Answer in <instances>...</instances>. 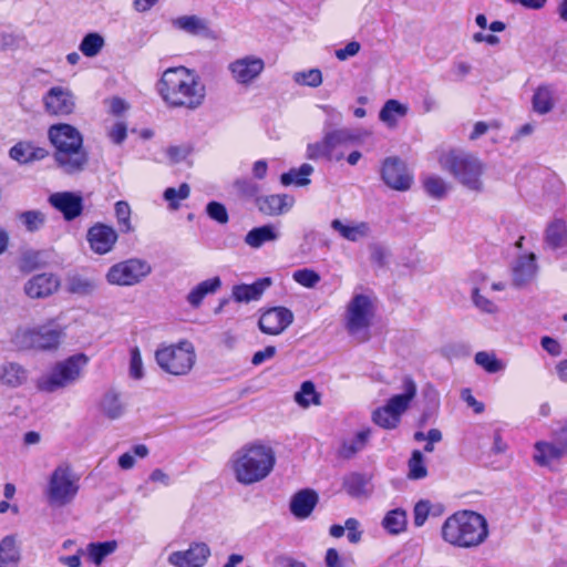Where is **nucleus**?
I'll return each mask as SVG.
<instances>
[{
    "mask_svg": "<svg viewBox=\"0 0 567 567\" xmlns=\"http://www.w3.org/2000/svg\"><path fill=\"white\" fill-rule=\"evenodd\" d=\"M425 193L434 199H443L450 192L451 185L441 176L429 174L422 178Z\"/></svg>",
    "mask_w": 567,
    "mask_h": 567,
    "instance_id": "37",
    "label": "nucleus"
},
{
    "mask_svg": "<svg viewBox=\"0 0 567 567\" xmlns=\"http://www.w3.org/2000/svg\"><path fill=\"white\" fill-rule=\"evenodd\" d=\"M372 421L382 429L393 430L399 425L401 417L384 404L373 411Z\"/></svg>",
    "mask_w": 567,
    "mask_h": 567,
    "instance_id": "46",
    "label": "nucleus"
},
{
    "mask_svg": "<svg viewBox=\"0 0 567 567\" xmlns=\"http://www.w3.org/2000/svg\"><path fill=\"white\" fill-rule=\"evenodd\" d=\"M275 464L276 455L270 446L246 444L231 454L227 466L236 482L248 486L264 481Z\"/></svg>",
    "mask_w": 567,
    "mask_h": 567,
    "instance_id": "4",
    "label": "nucleus"
},
{
    "mask_svg": "<svg viewBox=\"0 0 567 567\" xmlns=\"http://www.w3.org/2000/svg\"><path fill=\"white\" fill-rule=\"evenodd\" d=\"M409 112V106L399 102L398 100H388L379 113V118L389 128H394L398 125L399 118L404 117Z\"/></svg>",
    "mask_w": 567,
    "mask_h": 567,
    "instance_id": "34",
    "label": "nucleus"
},
{
    "mask_svg": "<svg viewBox=\"0 0 567 567\" xmlns=\"http://www.w3.org/2000/svg\"><path fill=\"white\" fill-rule=\"evenodd\" d=\"M406 513L405 511L401 509V508H395V509H392V511H389L383 520H382V526L383 528L392 534V535H398L400 533H402L403 530H405V527H406Z\"/></svg>",
    "mask_w": 567,
    "mask_h": 567,
    "instance_id": "42",
    "label": "nucleus"
},
{
    "mask_svg": "<svg viewBox=\"0 0 567 567\" xmlns=\"http://www.w3.org/2000/svg\"><path fill=\"white\" fill-rule=\"evenodd\" d=\"M342 487L353 498H368L372 494L370 478L360 473H350L342 481Z\"/></svg>",
    "mask_w": 567,
    "mask_h": 567,
    "instance_id": "31",
    "label": "nucleus"
},
{
    "mask_svg": "<svg viewBox=\"0 0 567 567\" xmlns=\"http://www.w3.org/2000/svg\"><path fill=\"white\" fill-rule=\"evenodd\" d=\"M133 453H124L118 457V466L122 470H131L135 465V456L144 458L148 455V447L144 444H137L133 447Z\"/></svg>",
    "mask_w": 567,
    "mask_h": 567,
    "instance_id": "56",
    "label": "nucleus"
},
{
    "mask_svg": "<svg viewBox=\"0 0 567 567\" xmlns=\"http://www.w3.org/2000/svg\"><path fill=\"white\" fill-rule=\"evenodd\" d=\"M544 240L550 249L559 250L567 248V221L561 218H555L546 229Z\"/></svg>",
    "mask_w": 567,
    "mask_h": 567,
    "instance_id": "30",
    "label": "nucleus"
},
{
    "mask_svg": "<svg viewBox=\"0 0 567 567\" xmlns=\"http://www.w3.org/2000/svg\"><path fill=\"white\" fill-rule=\"evenodd\" d=\"M130 357V377L134 380H141L144 377V368L140 349L137 347L132 348Z\"/></svg>",
    "mask_w": 567,
    "mask_h": 567,
    "instance_id": "59",
    "label": "nucleus"
},
{
    "mask_svg": "<svg viewBox=\"0 0 567 567\" xmlns=\"http://www.w3.org/2000/svg\"><path fill=\"white\" fill-rule=\"evenodd\" d=\"M381 178L384 184L395 190H408L413 182V176L408 171L405 163L396 157L390 156L382 162Z\"/></svg>",
    "mask_w": 567,
    "mask_h": 567,
    "instance_id": "13",
    "label": "nucleus"
},
{
    "mask_svg": "<svg viewBox=\"0 0 567 567\" xmlns=\"http://www.w3.org/2000/svg\"><path fill=\"white\" fill-rule=\"evenodd\" d=\"M87 363L89 357L84 353H76L58 361L37 380L35 386L45 393H54L72 386L82 379Z\"/></svg>",
    "mask_w": 567,
    "mask_h": 567,
    "instance_id": "6",
    "label": "nucleus"
},
{
    "mask_svg": "<svg viewBox=\"0 0 567 567\" xmlns=\"http://www.w3.org/2000/svg\"><path fill=\"white\" fill-rule=\"evenodd\" d=\"M280 237L279 225L269 223L250 229L246 234L244 243L252 249H259L266 244L278 241Z\"/></svg>",
    "mask_w": 567,
    "mask_h": 567,
    "instance_id": "22",
    "label": "nucleus"
},
{
    "mask_svg": "<svg viewBox=\"0 0 567 567\" xmlns=\"http://www.w3.org/2000/svg\"><path fill=\"white\" fill-rule=\"evenodd\" d=\"M296 403L308 409L311 404L320 405V394L316 391V386L311 381H305L301 383L300 390L293 395Z\"/></svg>",
    "mask_w": 567,
    "mask_h": 567,
    "instance_id": "43",
    "label": "nucleus"
},
{
    "mask_svg": "<svg viewBox=\"0 0 567 567\" xmlns=\"http://www.w3.org/2000/svg\"><path fill=\"white\" fill-rule=\"evenodd\" d=\"M359 525L355 518L351 517L346 520V529L348 530L347 537L352 544H357L361 539L362 532L359 530Z\"/></svg>",
    "mask_w": 567,
    "mask_h": 567,
    "instance_id": "62",
    "label": "nucleus"
},
{
    "mask_svg": "<svg viewBox=\"0 0 567 567\" xmlns=\"http://www.w3.org/2000/svg\"><path fill=\"white\" fill-rule=\"evenodd\" d=\"M293 81L299 85L318 87L322 83V73L319 69L296 72L293 74Z\"/></svg>",
    "mask_w": 567,
    "mask_h": 567,
    "instance_id": "54",
    "label": "nucleus"
},
{
    "mask_svg": "<svg viewBox=\"0 0 567 567\" xmlns=\"http://www.w3.org/2000/svg\"><path fill=\"white\" fill-rule=\"evenodd\" d=\"M86 238L95 254L105 255L113 249L118 235L112 226L95 224L89 229Z\"/></svg>",
    "mask_w": 567,
    "mask_h": 567,
    "instance_id": "18",
    "label": "nucleus"
},
{
    "mask_svg": "<svg viewBox=\"0 0 567 567\" xmlns=\"http://www.w3.org/2000/svg\"><path fill=\"white\" fill-rule=\"evenodd\" d=\"M152 271L151 265L140 258H130L110 267L106 281L114 286H134L141 282Z\"/></svg>",
    "mask_w": 567,
    "mask_h": 567,
    "instance_id": "11",
    "label": "nucleus"
},
{
    "mask_svg": "<svg viewBox=\"0 0 567 567\" xmlns=\"http://www.w3.org/2000/svg\"><path fill=\"white\" fill-rule=\"evenodd\" d=\"M101 408L103 413L112 420L121 417L125 410L124 404L121 401L120 393L113 390L107 391L104 394Z\"/></svg>",
    "mask_w": 567,
    "mask_h": 567,
    "instance_id": "41",
    "label": "nucleus"
},
{
    "mask_svg": "<svg viewBox=\"0 0 567 567\" xmlns=\"http://www.w3.org/2000/svg\"><path fill=\"white\" fill-rule=\"evenodd\" d=\"M21 543L17 535H7L0 540V567H19Z\"/></svg>",
    "mask_w": 567,
    "mask_h": 567,
    "instance_id": "26",
    "label": "nucleus"
},
{
    "mask_svg": "<svg viewBox=\"0 0 567 567\" xmlns=\"http://www.w3.org/2000/svg\"><path fill=\"white\" fill-rule=\"evenodd\" d=\"M265 69V62L256 55H245L229 63L228 70L235 82L248 85L259 78Z\"/></svg>",
    "mask_w": 567,
    "mask_h": 567,
    "instance_id": "14",
    "label": "nucleus"
},
{
    "mask_svg": "<svg viewBox=\"0 0 567 567\" xmlns=\"http://www.w3.org/2000/svg\"><path fill=\"white\" fill-rule=\"evenodd\" d=\"M104 45V38L97 32H91L82 39L79 49L85 56L94 58L102 51Z\"/></svg>",
    "mask_w": 567,
    "mask_h": 567,
    "instance_id": "47",
    "label": "nucleus"
},
{
    "mask_svg": "<svg viewBox=\"0 0 567 567\" xmlns=\"http://www.w3.org/2000/svg\"><path fill=\"white\" fill-rule=\"evenodd\" d=\"M313 173V167L310 164H302L299 168H292L280 176V182L284 186L295 184L297 186H306L310 183L309 176Z\"/></svg>",
    "mask_w": 567,
    "mask_h": 567,
    "instance_id": "39",
    "label": "nucleus"
},
{
    "mask_svg": "<svg viewBox=\"0 0 567 567\" xmlns=\"http://www.w3.org/2000/svg\"><path fill=\"white\" fill-rule=\"evenodd\" d=\"M62 330L52 326L21 328L14 334V343L22 349L53 350L61 342Z\"/></svg>",
    "mask_w": 567,
    "mask_h": 567,
    "instance_id": "10",
    "label": "nucleus"
},
{
    "mask_svg": "<svg viewBox=\"0 0 567 567\" xmlns=\"http://www.w3.org/2000/svg\"><path fill=\"white\" fill-rule=\"evenodd\" d=\"M324 137L331 150V153H333L337 147L347 145L357 138V136L348 128H340L329 132L324 135Z\"/></svg>",
    "mask_w": 567,
    "mask_h": 567,
    "instance_id": "53",
    "label": "nucleus"
},
{
    "mask_svg": "<svg viewBox=\"0 0 567 567\" xmlns=\"http://www.w3.org/2000/svg\"><path fill=\"white\" fill-rule=\"evenodd\" d=\"M116 548L117 543L115 540L91 543L87 545L86 554L91 561L99 566L102 564L104 558L113 554Z\"/></svg>",
    "mask_w": 567,
    "mask_h": 567,
    "instance_id": "44",
    "label": "nucleus"
},
{
    "mask_svg": "<svg viewBox=\"0 0 567 567\" xmlns=\"http://www.w3.org/2000/svg\"><path fill=\"white\" fill-rule=\"evenodd\" d=\"M107 135L110 140L115 144H122L126 136H127V126L123 122H116L114 123L109 132Z\"/></svg>",
    "mask_w": 567,
    "mask_h": 567,
    "instance_id": "61",
    "label": "nucleus"
},
{
    "mask_svg": "<svg viewBox=\"0 0 567 567\" xmlns=\"http://www.w3.org/2000/svg\"><path fill=\"white\" fill-rule=\"evenodd\" d=\"M190 194V187L188 184L183 183L178 186V188L168 187L164 190L163 197L166 202H168L171 209H178L179 200H184L188 198Z\"/></svg>",
    "mask_w": 567,
    "mask_h": 567,
    "instance_id": "52",
    "label": "nucleus"
},
{
    "mask_svg": "<svg viewBox=\"0 0 567 567\" xmlns=\"http://www.w3.org/2000/svg\"><path fill=\"white\" fill-rule=\"evenodd\" d=\"M436 159L441 169L449 173L467 190L475 193L484 190L483 176L486 165L477 155L463 150L450 148L437 151Z\"/></svg>",
    "mask_w": 567,
    "mask_h": 567,
    "instance_id": "5",
    "label": "nucleus"
},
{
    "mask_svg": "<svg viewBox=\"0 0 567 567\" xmlns=\"http://www.w3.org/2000/svg\"><path fill=\"white\" fill-rule=\"evenodd\" d=\"M28 380V371L19 363L0 364V383L9 388H18Z\"/></svg>",
    "mask_w": 567,
    "mask_h": 567,
    "instance_id": "33",
    "label": "nucleus"
},
{
    "mask_svg": "<svg viewBox=\"0 0 567 567\" xmlns=\"http://www.w3.org/2000/svg\"><path fill=\"white\" fill-rule=\"evenodd\" d=\"M307 157L309 159H318L321 157L332 158L331 150L324 136L321 141L308 145Z\"/></svg>",
    "mask_w": 567,
    "mask_h": 567,
    "instance_id": "58",
    "label": "nucleus"
},
{
    "mask_svg": "<svg viewBox=\"0 0 567 567\" xmlns=\"http://www.w3.org/2000/svg\"><path fill=\"white\" fill-rule=\"evenodd\" d=\"M318 503V495L312 489L296 493L290 502V511L298 518L308 517Z\"/></svg>",
    "mask_w": 567,
    "mask_h": 567,
    "instance_id": "32",
    "label": "nucleus"
},
{
    "mask_svg": "<svg viewBox=\"0 0 567 567\" xmlns=\"http://www.w3.org/2000/svg\"><path fill=\"white\" fill-rule=\"evenodd\" d=\"M331 229L337 233L342 239L350 243H359L370 237L371 227L367 221H355L348 219H332L330 223Z\"/></svg>",
    "mask_w": 567,
    "mask_h": 567,
    "instance_id": "19",
    "label": "nucleus"
},
{
    "mask_svg": "<svg viewBox=\"0 0 567 567\" xmlns=\"http://www.w3.org/2000/svg\"><path fill=\"white\" fill-rule=\"evenodd\" d=\"M157 364L167 373L174 375L187 374L195 363V350L189 341H181L159 348L155 352Z\"/></svg>",
    "mask_w": 567,
    "mask_h": 567,
    "instance_id": "9",
    "label": "nucleus"
},
{
    "mask_svg": "<svg viewBox=\"0 0 567 567\" xmlns=\"http://www.w3.org/2000/svg\"><path fill=\"white\" fill-rule=\"evenodd\" d=\"M114 213L121 233L128 234L134 231L135 228L131 221L132 209L127 202H116L114 205Z\"/></svg>",
    "mask_w": 567,
    "mask_h": 567,
    "instance_id": "48",
    "label": "nucleus"
},
{
    "mask_svg": "<svg viewBox=\"0 0 567 567\" xmlns=\"http://www.w3.org/2000/svg\"><path fill=\"white\" fill-rule=\"evenodd\" d=\"M374 303L370 295L354 293L346 307L344 327L358 342L370 338V327L374 318Z\"/></svg>",
    "mask_w": 567,
    "mask_h": 567,
    "instance_id": "7",
    "label": "nucleus"
},
{
    "mask_svg": "<svg viewBox=\"0 0 567 567\" xmlns=\"http://www.w3.org/2000/svg\"><path fill=\"white\" fill-rule=\"evenodd\" d=\"M487 519L474 511H458L450 515L441 527V538L460 549H475L488 538Z\"/></svg>",
    "mask_w": 567,
    "mask_h": 567,
    "instance_id": "2",
    "label": "nucleus"
},
{
    "mask_svg": "<svg viewBox=\"0 0 567 567\" xmlns=\"http://www.w3.org/2000/svg\"><path fill=\"white\" fill-rule=\"evenodd\" d=\"M324 560L327 567H348L346 560L340 557L339 553L334 548H329L327 550Z\"/></svg>",
    "mask_w": 567,
    "mask_h": 567,
    "instance_id": "64",
    "label": "nucleus"
},
{
    "mask_svg": "<svg viewBox=\"0 0 567 567\" xmlns=\"http://www.w3.org/2000/svg\"><path fill=\"white\" fill-rule=\"evenodd\" d=\"M566 455L567 451L565 447L554 441H538L535 443L534 461L540 466H548Z\"/></svg>",
    "mask_w": 567,
    "mask_h": 567,
    "instance_id": "29",
    "label": "nucleus"
},
{
    "mask_svg": "<svg viewBox=\"0 0 567 567\" xmlns=\"http://www.w3.org/2000/svg\"><path fill=\"white\" fill-rule=\"evenodd\" d=\"M80 477L68 463L58 465L50 475L47 497L52 506L62 507L73 502L80 489Z\"/></svg>",
    "mask_w": 567,
    "mask_h": 567,
    "instance_id": "8",
    "label": "nucleus"
},
{
    "mask_svg": "<svg viewBox=\"0 0 567 567\" xmlns=\"http://www.w3.org/2000/svg\"><path fill=\"white\" fill-rule=\"evenodd\" d=\"M409 472L408 477L410 480H422L427 475V468L424 462L423 454L419 450L412 452L411 458L408 463Z\"/></svg>",
    "mask_w": 567,
    "mask_h": 567,
    "instance_id": "50",
    "label": "nucleus"
},
{
    "mask_svg": "<svg viewBox=\"0 0 567 567\" xmlns=\"http://www.w3.org/2000/svg\"><path fill=\"white\" fill-rule=\"evenodd\" d=\"M42 104L49 115L68 116L74 112L76 99L69 87L55 85L43 94Z\"/></svg>",
    "mask_w": 567,
    "mask_h": 567,
    "instance_id": "12",
    "label": "nucleus"
},
{
    "mask_svg": "<svg viewBox=\"0 0 567 567\" xmlns=\"http://www.w3.org/2000/svg\"><path fill=\"white\" fill-rule=\"evenodd\" d=\"M173 28L183 31L187 34L197 37H209L210 29L206 19L196 14L181 16L172 20Z\"/></svg>",
    "mask_w": 567,
    "mask_h": 567,
    "instance_id": "27",
    "label": "nucleus"
},
{
    "mask_svg": "<svg viewBox=\"0 0 567 567\" xmlns=\"http://www.w3.org/2000/svg\"><path fill=\"white\" fill-rule=\"evenodd\" d=\"M65 287L68 292L85 297L92 295L96 290L97 282L91 277L71 275L66 278Z\"/></svg>",
    "mask_w": 567,
    "mask_h": 567,
    "instance_id": "36",
    "label": "nucleus"
},
{
    "mask_svg": "<svg viewBox=\"0 0 567 567\" xmlns=\"http://www.w3.org/2000/svg\"><path fill=\"white\" fill-rule=\"evenodd\" d=\"M443 513V506L433 505L427 499L419 501L413 508V523L416 527H422L429 516H440Z\"/></svg>",
    "mask_w": 567,
    "mask_h": 567,
    "instance_id": "38",
    "label": "nucleus"
},
{
    "mask_svg": "<svg viewBox=\"0 0 567 567\" xmlns=\"http://www.w3.org/2000/svg\"><path fill=\"white\" fill-rule=\"evenodd\" d=\"M157 90L171 107L196 110L206 96L205 85L199 76L185 66L167 69L157 84Z\"/></svg>",
    "mask_w": 567,
    "mask_h": 567,
    "instance_id": "1",
    "label": "nucleus"
},
{
    "mask_svg": "<svg viewBox=\"0 0 567 567\" xmlns=\"http://www.w3.org/2000/svg\"><path fill=\"white\" fill-rule=\"evenodd\" d=\"M210 549L205 543H193L186 550H177L169 554L167 561L175 567H203Z\"/></svg>",
    "mask_w": 567,
    "mask_h": 567,
    "instance_id": "16",
    "label": "nucleus"
},
{
    "mask_svg": "<svg viewBox=\"0 0 567 567\" xmlns=\"http://www.w3.org/2000/svg\"><path fill=\"white\" fill-rule=\"evenodd\" d=\"M19 220L30 233L40 230L45 224V215L40 210H27L18 215Z\"/></svg>",
    "mask_w": 567,
    "mask_h": 567,
    "instance_id": "51",
    "label": "nucleus"
},
{
    "mask_svg": "<svg viewBox=\"0 0 567 567\" xmlns=\"http://www.w3.org/2000/svg\"><path fill=\"white\" fill-rule=\"evenodd\" d=\"M416 392L417 386L415 382L411 378L405 377L403 379V392L392 395L385 404L401 417L410 408Z\"/></svg>",
    "mask_w": 567,
    "mask_h": 567,
    "instance_id": "25",
    "label": "nucleus"
},
{
    "mask_svg": "<svg viewBox=\"0 0 567 567\" xmlns=\"http://www.w3.org/2000/svg\"><path fill=\"white\" fill-rule=\"evenodd\" d=\"M370 435V429H365L358 432L352 440L344 441L342 443L340 454L346 458L352 457L355 453L361 451L367 445Z\"/></svg>",
    "mask_w": 567,
    "mask_h": 567,
    "instance_id": "45",
    "label": "nucleus"
},
{
    "mask_svg": "<svg viewBox=\"0 0 567 567\" xmlns=\"http://www.w3.org/2000/svg\"><path fill=\"white\" fill-rule=\"evenodd\" d=\"M221 286V280L219 277H213L209 279H206L198 285H196L187 295L186 299L188 303L194 307L198 308L203 299L210 293H215Z\"/></svg>",
    "mask_w": 567,
    "mask_h": 567,
    "instance_id": "35",
    "label": "nucleus"
},
{
    "mask_svg": "<svg viewBox=\"0 0 567 567\" xmlns=\"http://www.w3.org/2000/svg\"><path fill=\"white\" fill-rule=\"evenodd\" d=\"M255 202L258 210L270 217L286 214L295 205L293 196L287 194L261 195Z\"/></svg>",
    "mask_w": 567,
    "mask_h": 567,
    "instance_id": "20",
    "label": "nucleus"
},
{
    "mask_svg": "<svg viewBox=\"0 0 567 567\" xmlns=\"http://www.w3.org/2000/svg\"><path fill=\"white\" fill-rule=\"evenodd\" d=\"M533 107L538 114H547L554 107V90L548 85L539 86L533 96Z\"/></svg>",
    "mask_w": 567,
    "mask_h": 567,
    "instance_id": "40",
    "label": "nucleus"
},
{
    "mask_svg": "<svg viewBox=\"0 0 567 567\" xmlns=\"http://www.w3.org/2000/svg\"><path fill=\"white\" fill-rule=\"evenodd\" d=\"M48 138L54 147V162L64 174L84 171L89 154L83 147V135L76 127L68 123L53 124L48 128Z\"/></svg>",
    "mask_w": 567,
    "mask_h": 567,
    "instance_id": "3",
    "label": "nucleus"
},
{
    "mask_svg": "<svg viewBox=\"0 0 567 567\" xmlns=\"http://www.w3.org/2000/svg\"><path fill=\"white\" fill-rule=\"evenodd\" d=\"M60 288V279L51 272L32 276L23 286L24 293L31 299L48 298Z\"/></svg>",
    "mask_w": 567,
    "mask_h": 567,
    "instance_id": "17",
    "label": "nucleus"
},
{
    "mask_svg": "<svg viewBox=\"0 0 567 567\" xmlns=\"http://www.w3.org/2000/svg\"><path fill=\"white\" fill-rule=\"evenodd\" d=\"M271 285L268 277L258 279L251 285H237L233 287L231 296L237 302H250L258 300L265 290Z\"/></svg>",
    "mask_w": 567,
    "mask_h": 567,
    "instance_id": "28",
    "label": "nucleus"
},
{
    "mask_svg": "<svg viewBox=\"0 0 567 567\" xmlns=\"http://www.w3.org/2000/svg\"><path fill=\"white\" fill-rule=\"evenodd\" d=\"M471 299L473 305L481 312L494 315L498 311V307L496 306V303L486 296L482 295L481 290L477 287H474L472 289Z\"/></svg>",
    "mask_w": 567,
    "mask_h": 567,
    "instance_id": "55",
    "label": "nucleus"
},
{
    "mask_svg": "<svg viewBox=\"0 0 567 567\" xmlns=\"http://www.w3.org/2000/svg\"><path fill=\"white\" fill-rule=\"evenodd\" d=\"M475 363L488 373H497L505 370V363L495 353L478 351L474 357Z\"/></svg>",
    "mask_w": 567,
    "mask_h": 567,
    "instance_id": "49",
    "label": "nucleus"
},
{
    "mask_svg": "<svg viewBox=\"0 0 567 567\" xmlns=\"http://www.w3.org/2000/svg\"><path fill=\"white\" fill-rule=\"evenodd\" d=\"M536 256L533 252L518 256L512 265V279L515 287L529 284L537 272Z\"/></svg>",
    "mask_w": 567,
    "mask_h": 567,
    "instance_id": "21",
    "label": "nucleus"
},
{
    "mask_svg": "<svg viewBox=\"0 0 567 567\" xmlns=\"http://www.w3.org/2000/svg\"><path fill=\"white\" fill-rule=\"evenodd\" d=\"M293 280L302 287L315 288L321 277L320 275L310 268L298 269L292 274Z\"/></svg>",
    "mask_w": 567,
    "mask_h": 567,
    "instance_id": "57",
    "label": "nucleus"
},
{
    "mask_svg": "<svg viewBox=\"0 0 567 567\" xmlns=\"http://www.w3.org/2000/svg\"><path fill=\"white\" fill-rule=\"evenodd\" d=\"M49 202L68 220L74 219L82 212V198L69 192L52 194Z\"/></svg>",
    "mask_w": 567,
    "mask_h": 567,
    "instance_id": "24",
    "label": "nucleus"
},
{
    "mask_svg": "<svg viewBox=\"0 0 567 567\" xmlns=\"http://www.w3.org/2000/svg\"><path fill=\"white\" fill-rule=\"evenodd\" d=\"M235 187L237 190L245 196H255L257 195L259 187L257 184L249 179H239L235 183Z\"/></svg>",
    "mask_w": 567,
    "mask_h": 567,
    "instance_id": "63",
    "label": "nucleus"
},
{
    "mask_svg": "<svg viewBox=\"0 0 567 567\" xmlns=\"http://www.w3.org/2000/svg\"><path fill=\"white\" fill-rule=\"evenodd\" d=\"M9 155L20 164H31L45 158L49 155L47 148L35 145L29 141H21L14 144Z\"/></svg>",
    "mask_w": 567,
    "mask_h": 567,
    "instance_id": "23",
    "label": "nucleus"
},
{
    "mask_svg": "<svg viewBox=\"0 0 567 567\" xmlns=\"http://www.w3.org/2000/svg\"><path fill=\"white\" fill-rule=\"evenodd\" d=\"M207 215L219 224H226L229 219L226 207L218 202H210L206 206Z\"/></svg>",
    "mask_w": 567,
    "mask_h": 567,
    "instance_id": "60",
    "label": "nucleus"
},
{
    "mask_svg": "<svg viewBox=\"0 0 567 567\" xmlns=\"http://www.w3.org/2000/svg\"><path fill=\"white\" fill-rule=\"evenodd\" d=\"M293 313L286 307H272L265 310L258 321L262 333L269 336L281 334L292 322Z\"/></svg>",
    "mask_w": 567,
    "mask_h": 567,
    "instance_id": "15",
    "label": "nucleus"
}]
</instances>
